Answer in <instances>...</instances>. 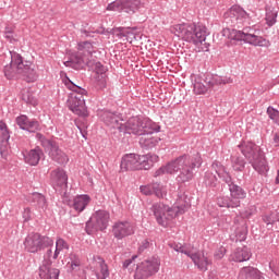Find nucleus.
<instances>
[{"label":"nucleus","mask_w":279,"mask_h":279,"mask_svg":"<svg viewBox=\"0 0 279 279\" xmlns=\"http://www.w3.org/2000/svg\"><path fill=\"white\" fill-rule=\"evenodd\" d=\"M264 221L267 226L276 223V221H279V211L277 214H271L270 216H265Z\"/></svg>","instance_id":"5fc2aeb1"},{"label":"nucleus","mask_w":279,"mask_h":279,"mask_svg":"<svg viewBox=\"0 0 279 279\" xmlns=\"http://www.w3.org/2000/svg\"><path fill=\"white\" fill-rule=\"evenodd\" d=\"M160 271V258L149 257L136 267L134 279H149Z\"/></svg>","instance_id":"1a4fd4ad"},{"label":"nucleus","mask_w":279,"mask_h":279,"mask_svg":"<svg viewBox=\"0 0 279 279\" xmlns=\"http://www.w3.org/2000/svg\"><path fill=\"white\" fill-rule=\"evenodd\" d=\"M158 143H160V137L158 136L141 137L140 140V145L144 149H154Z\"/></svg>","instance_id":"f704fd0d"},{"label":"nucleus","mask_w":279,"mask_h":279,"mask_svg":"<svg viewBox=\"0 0 279 279\" xmlns=\"http://www.w3.org/2000/svg\"><path fill=\"white\" fill-rule=\"evenodd\" d=\"M43 156H45L43 149H40V147H35L24 154V160L27 165H31V167H36V165L40 162V158H43Z\"/></svg>","instance_id":"a878e982"},{"label":"nucleus","mask_w":279,"mask_h":279,"mask_svg":"<svg viewBox=\"0 0 279 279\" xmlns=\"http://www.w3.org/2000/svg\"><path fill=\"white\" fill-rule=\"evenodd\" d=\"M240 279H265V276L260 270L252 266L243 267L239 274Z\"/></svg>","instance_id":"cd10ccee"},{"label":"nucleus","mask_w":279,"mask_h":279,"mask_svg":"<svg viewBox=\"0 0 279 279\" xmlns=\"http://www.w3.org/2000/svg\"><path fill=\"white\" fill-rule=\"evenodd\" d=\"M40 241H41V248L43 247H51L53 245V239H51L49 236L40 235Z\"/></svg>","instance_id":"6e6d98bb"},{"label":"nucleus","mask_w":279,"mask_h":279,"mask_svg":"<svg viewBox=\"0 0 279 279\" xmlns=\"http://www.w3.org/2000/svg\"><path fill=\"white\" fill-rule=\"evenodd\" d=\"M222 36H228L230 40H243V43L252 45L253 47H269V45H271L269 40L263 36H258L256 29L250 27L243 31L225 28Z\"/></svg>","instance_id":"39448f33"},{"label":"nucleus","mask_w":279,"mask_h":279,"mask_svg":"<svg viewBox=\"0 0 279 279\" xmlns=\"http://www.w3.org/2000/svg\"><path fill=\"white\" fill-rule=\"evenodd\" d=\"M99 268L96 270V278L97 279H107L110 277V269H108V264L106 260L99 258Z\"/></svg>","instance_id":"e433bc0d"},{"label":"nucleus","mask_w":279,"mask_h":279,"mask_svg":"<svg viewBox=\"0 0 279 279\" xmlns=\"http://www.w3.org/2000/svg\"><path fill=\"white\" fill-rule=\"evenodd\" d=\"M229 191L232 202H241V199H245V197H247L245 190L234 183L229 187Z\"/></svg>","instance_id":"2f4dec72"},{"label":"nucleus","mask_w":279,"mask_h":279,"mask_svg":"<svg viewBox=\"0 0 279 279\" xmlns=\"http://www.w3.org/2000/svg\"><path fill=\"white\" fill-rule=\"evenodd\" d=\"M205 84L209 88H215V86H221V84H232V78L209 74L205 77Z\"/></svg>","instance_id":"c756f323"},{"label":"nucleus","mask_w":279,"mask_h":279,"mask_svg":"<svg viewBox=\"0 0 279 279\" xmlns=\"http://www.w3.org/2000/svg\"><path fill=\"white\" fill-rule=\"evenodd\" d=\"M37 141H39L40 145L48 151L50 158L58 162L59 165H66L69 162V156L64 154L58 146V144L51 140H47L45 135L37 133Z\"/></svg>","instance_id":"6e6552de"},{"label":"nucleus","mask_w":279,"mask_h":279,"mask_svg":"<svg viewBox=\"0 0 279 279\" xmlns=\"http://www.w3.org/2000/svg\"><path fill=\"white\" fill-rule=\"evenodd\" d=\"M274 145H275V147H279V135L278 134H275V136H274Z\"/></svg>","instance_id":"e2e57ef3"},{"label":"nucleus","mask_w":279,"mask_h":279,"mask_svg":"<svg viewBox=\"0 0 279 279\" xmlns=\"http://www.w3.org/2000/svg\"><path fill=\"white\" fill-rule=\"evenodd\" d=\"M52 260H43L39 266V277L41 279H59L60 270L58 268H51Z\"/></svg>","instance_id":"a211bd4d"},{"label":"nucleus","mask_w":279,"mask_h":279,"mask_svg":"<svg viewBox=\"0 0 279 279\" xmlns=\"http://www.w3.org/2000/svg\"><path fill=\"white\" fill-rule=\"evenodd\" d=\"M70 260L68 264L70 265V269L72 271H78L80 267H82V259H80V256L75 253L70 254Z\"/></svg>","instance_id":"79ce46f5"},{"label":"nucleus","mask_w":279,"mask_h":279,"mask_svg":"<svg viewBox=\"0 0 279 279\" xmlns=\"http://www.w3.org/2000/svg\"><path fill=\"white\" fill-rule=\"evenodd\" d=\"M38 130H40V123H38V121L36 120H28L26 129L24 131L34 133L38 132Z\"/></svg>","instance_id":"8fccbe9b"},{"label":"nucleus","mask_w":279,"mask_h":279,"mask_svg":"<svg viewBox=\"0 0 279 279\" xmlns=\"http://www.w3.org/2000/svg\"><path fill=\"white\" fill-rule=\"evenodd\" d=\"M232 167L234 171H243L245 169V160L241 157H232Z\"/></svg>","instance_id":"c03bdc74"},{"label":"nucleus","mask_w":279,"mask_h":279,"mask_svg":"<svg viewBox=\"0 0 279 279\" xmlns=\"http://www.w3.org/2000/svg\"><path fill=\"white\" fill-rule=\"evenodd\" d=\"M136 27H118L120 36L128 38V40L136 38Z\"/></svg>","instance_id":"58836bf2"},{"label":"nucleus","mask_w":279,"mask_h":279,"mask_svg":"<svg viewBox=\"0 0 279 279\" xmlns=\"http://www.w3.org/2000/svg\"><path fill=\"white\" fill-rule=\"evenodd\" d=\"M141 8V0H117L108 4L107 10L134 14Z\"/></svg>","instance_id":"f8f14e48"},{"label":"nucleus","mask_w":279,"mask_h":279,"mask_svg":"<svg viewBox=\"0 0 279 279\" xmlns=\"http://www.w3.org/2000/svg\"><path fill=\"white\" fill-rule=\"evenodd\" d=\"M217 204L220 208H239V206H241L240 201H232V198L228 196H219Z\"/></svg>","instance_id":"72a5a7b5"},{"label":"nucleus","mask_w":279,"mask_h":279,"mask_svg":"<svg viewBox=\"0 0 279 279\" xmlns=\"http://www.w3.org/2000/svg\"><path fill=\"white\" fill-rule=\"evenodd\" d=\"M50 180L54 189H66L69 177L64 170L57 168L50 173Z\"/></svg>","instance_id":"6ab92c4d"},{"label":"nucleus","mask_w":279,"mask_h":279,"mask_svg":"<svg viewBox=\"0 0 279 279\" xmlns=\"http://www.w3.org/2000/svg\"><path fill=\"white\" fill-rule=\"evenodd\" d=\"M10 149V131L8 124L0 122V154L2 158L8 156Z\"/></svg>","instance_id":"f3484780"},{"label":"nucleus","mask_w":279,"mask_h":279,"mask_svg":"<svg viewBox=\"0 0 279 279\" xmlns=\"http://www.w3.org/2000/svg\"><path fill=\"white\" fill-rule=\"evenodd\" d=\"M215 258L216 260H221V258H223V256H226V248H220L215 253Z\"/></svg>","instance_id":"13d9d810"},{"label":"nucleus","mask_w":279,"mask_h":279,"mask_svg":"<svg viewBox=\"0 0 279 279\" xmlns=\"http://www.w3.org/2000/svg\"><path fill=\"white\" fill-rule=\"evenodd\" d=\"M99 117L108 128L112 130H119V132H123V117L121 114L114 113L112 111H101Z\"/></svg>","instance_id":"ddd939ff"},{"label":"nucleus","mask_w":279,"mask_h":279,"mask_svg":"<svg viewBox=\"0 0 279 279\" xmlns=\"http://www.w3.org/2000/svg\"><path fill=\"white\" fill-rule=\"evenodd\" d=\"M90 204V196L88 194L76 195L72 203L70 204L71 208L75 210V213H84L86 210V206Z\"/></svg>","instance_id":"393cba45"},{"label":"nucleus","mask_w":279,"mask_h":279,"mask_svg":"<svg viewBox=\"0 0 279 279\" xmlns=\"http://www.w3.org/2000/svg\"><path fill=\"white\" fill-rule=\"evenodd\" d=\"M147 247H149V241L145 240L143 245L140 246V251L143 252V250H147Z\"/></svg>","instance_id":"680f3d73"},{"label":"nucleus","mask_w":279,"mask_h":279,"mask_svg":"<svg viewBox=\"0 0 279 279\" xmlns=\"http://www.w3.org/2000/svg\"><path fill=\"white\" fill-rule=\"evenodd\" d=\"M225 19H231L233 25H243L250 20V14L243 8L233 5L225 13Z\"/></svg>","instance_id":"4468645a"},{"label":"nucleus","mask_w":279,"mask_h":279,"mask_svg":"<svg viewBox=\"0 0 279 279\" xmlns=\"http://www.w3.org/2000/svg\"><path fill=\"white\" fill-rule=\"evenodd\" d=\"M121 171H136L138 170V155L126 154L122 157L120 163Z\"/></svg>","instance_id":"4be33fe9"},{"label":"nucleus","mask_w":279,"mask_h":279,"mask_svg":"<svg viewBox=\"0 0 279 279\" xmlns=\"http://www.w3.org/2000/svg\"><path fill=\"white\" fill-rule=\"evenodd\" d=\"M170 247L174 250V252H179L180 254H185V256H189L193 250V246H191V244L182 245L180 243H172L170 244Z\"/></svg>","instance_id":"a19ab883"},{"label":"nucleus","mask_w":279,"mask_h":279,"mask_svg":"<svg viewBox=\"0 0 279 279\" xmlns=\"http://www.w3.org/2000/svg\"><path fill=\"white\" fill-rule=\"evenodd\" d=\"M211 169H214V171L217 173V175L223 182H226V184H228L229 187H231L232 184H234V182H232V177L226 170V167H223L219 161H214L213 165H211Z\"/></svg>","instance_id":"bb28decb"},{"label":"nucleus","mask_w":279,"mask_h":279,"mask_svg":"<svg viewBox=\"0 0 279 279\" xmlns=\"http://www.w3.org/2000/svg\"><path fill=\"white\" fill-rule=\"evenodd\" d=\"M187 257L191 258L199 271H208V265L213 264V262H210V259H208L204 253L195 251L194 247H192V251Z\"/></svg>","instance_id":"dca6fc26"},{"label":"nucleus","mask_w":279,"mask_h":279,"mask_svg":"<svg viewBox=\"0 0 279 279\" xmlns=\"http://www.w3.org/2000/svg\"><path fill=\"white\" fill-rule=\"evenodd\" d=\"M153 195L159 198L167 197V187L160 183H153Z\"/></svg>","instance_id":"37998d69"},{"label":"nucleus","mask_w":279,"mask_h":279,"mask_svg":"<svg viewBox=\"0 0 279 279\" xmlns=\"http://www.w3.org/2000/svg\"><path fill=\"white\" fill-rule=\"evenodd\" d=\"M96 70L97 76H96V82L98 88H106L108 75H106V68L101 65V63H96Z\"/></svg>","instance_id":"473e14b6"},{"label":"nucleus","mask_w":279,"mask_h":279,"mask_svg":"<svg viewBox=\"0 0 279 279\" xmlns=\"http://www.w3.org/2000/svg\"><path fill=\"white\" fill-rule=\"evenodd\" d=\"M154 183L147 184V185H141L140 191L143 193V195H154Z\"/></svg>","instance_id":"864d4df0"},{"label":"nucleus","mask_w":279,"mask_h":279,"mask_svg":"<svg viewBox=\"0 0 279 279\" xmlns=\"http://www.w3.org/2000/svg\"><path fill=\"white\" fill-rule=\"evenodd\" d=\"M78 51L72 53L68 61H64V66H70L71 69H82L83 64H89L90 59L93 58V53L97 51L93 43L89 41H81L77 45Z\"/></svg>","instance_id":"423d86ee"},{"label":"nucleus","mask_w":279,"mask_h":279,"mask_svg":"<svg viewBox=\"0 0 279 279\" xmlns=\"http://www.w3.org/2000/svg\"><path fill=\"white\" fill-rule=\"evenodd\" d=\"M15 121H16L20 130H26L27 123L29 122V118H27V116H20L16 118Z\"/></svg>","instance_id":"603ef678"},{"label":"nucleus","mask_w":279,"mask_h":279,"mask_svg":"<svg viewBox=\"0 0 279 279\" xmlns=\"http://www.w3.org/2000/svg\"><path fill=\"white\" fill-rule=\"evenodd\" d=\"M278 21V11L276 9H266V25L274 27Z\"/></svg>","instance_id":"4c0bfd02"},{"label":"nucleus","mask_w":279,"mask_h":279,"mask_svg":"<svg viewBox=\"0 0 279 279\" xmlns=\"http://www.w3.org/2000/svg\"><path fill=\"white\" fill-rule=\"evenodd\" d=\"M33 202L38 210L45 213L47 210V198L40 193H33Z\"/></svg>","instance_id":"c9c22d12"},{"label":"nucleus","mask_w":279,"mask_h":279,"mask_svg":"<svg viewBox=\"0 0 279 279\" xmlns=\"http://www.w3.org/2000/svg\"><path fill=\"white\" fill-rule=\"evenodd\" d=\"M77 128H78V130H80V132H81L83 138H86V135L84 134V131H82V128H80V126H77Z\"/></svg>","instance_id":"0e129e2a"},{"label":"nucleus","mask_w":279,"mask_h":279,"mask_svg":"<svg viewBox=\"0 0 279 279\" xmlns=\"http://www.w3.org/2000/svg\"><path fill=\"white\" fill-rule=\"evenodd\" d=\"M134 232V225L130 221H119L112 227L113 236L114 239H118V241L125 239V236H132Z\"/></svg>","instance_id":"2eb2a0df"},{"label":"nucleus","mask_w":279,"mask_h":279,"mask_svg":"<svg viewBox=\"0 0 279 279\" xmlns=\"http://www.w3.org/2000/svg\"><path fill=\"white\" fill-rule=\"evenodd\" d=\"M110 223V213L100 209L93 214L86 222L87 234H93V230H106Z\"/></svg>","instance_id":"9d476101"},{"label":"nucleus","mask_w":279,"mask_h":279,"mask_svg":"<svg viewBox=\"0 0 279 279\" xmlns=\"http://www.w3.org/2000/svg\"><path fill=\"white\" fill-rule=\"evenodd\" d=\"M11 62L4 66V75L7 80H14L23 73V57L17 52L10 51Z\"/></svg>","instance_id":"9b49d317"},{"label":"nucleus","mask_w":279,"mask_h":279,"mask_svg":"<svg viewBox=\"0 0 279 279\" xmlns=\"http://www.w3.org/2000/svg\"><path fill=\"white\" fill-rule=\"evenodd\" d=\"M44 260H53V251L51 248L47 250Z\"/></svg>","instance_id":"052dcab7"},{"label":"nucleus","mask_w":279,"mask_h":279,"mask_svg":"<svg viewBox=\"0 0 279 279\" xmlns=\"http://www.w3.org/2000/svg\"><path fill=\"white\" fill-rule=\"evenodd\" d=\"M20 75L26 77V82H36V80H38V73H36L34 68H32V62L28 61H23L22 72H20Z\"/></svg>","instance_id":"7c9ffc66"},{"label":"nucleus","mask_w":279,"mask_h":279,"mask_svg":"<svg viewBox=\"0 0 279 279\" xmlns=\"http://www.w3.org/2000/svg\"><path fill=\"white\" fill-rule=\"evenodd\" d=\"M193 92L195 95H206V93H208V87L204 85V83L196 81L194 83Z\"/></svg>","instance_id":"49530a36"},{"label":"nucleus","mask_w":279,"mask_h":279,"mask_svg":"<svg viewBox=\"0 0 279 279\" xmlns=\"http://www.w3.org/2000/svg\"><path fill=\"white\" fill-rule=\"evenodd\" d=\"M171 34L185 40V43H192L195 47H198V51H208V44H206V36L208 31L206 26L198 24H177L170 27Z\"/></svg>","instance_id":"f03ea898"},{"label":"nucleus","mask_w":279,"mask_h":279,"mask_svg":"<svg viewBox=\"0 0 279 279\" xmlns=\"http://www.w3.org/2000/svg\"><path fill=\"white\" fill-rule=\"evenodd\" d=\"M62 250H69V243H66L64 239L59 238L56 241V250L52 256L53 260H58V256H60V252H62Z\"/></svg>","instance_id":"ea45409f"},{"label":"nucleus","mask_w":279,"mask_h":279,"mask_svg":"<svg viewBox=\"0 0 279 279\" xmlns=\"http://www.w3.org/2000/svg\"><path fill=\"white\" fill-rule=\"evenodd\" d=\"M248 161L259 175H267L269 165H267V159H265V154H263V151L255 155V157Z\"/></svg>","instance_id":"412c9836"},{"label":"nucleus","mask_w":279,"mask_h":279,"mask_svg":"<svg viewBox=\"0 0 279 279\" xmlns=\"http://www.w3.org/2000/svg\"><path fill=\"white\" fill-rule=\"evenodd\" d=\"M239 148L247 160H252V158L256 157L257 154L262 153L260 148L252 142H242L239 145Z\"/></svg>","instance_id":"b1692460"},{"label":"nucleus","mask_w":279,"mask_h":279,"mask_svg":"<svg viewBox=\"0 0 279 279\" xmlns=\"http://www.w3.org/2000/svg\"><path fill=\"white\" fill-rule=\"evenodd\" d=\"M189 208H191V203H183L182 198H179L173 208H170L163 203H156L153 205L151 210L159 226L167 228V226H169L170 219H173V217L178 215H184L185 210Z\"/></svg>","instance_id":"7ed1b4c3"},{"label":"nucleus","mask_w":279,"mask_h":279,"mask_svg":"<svg viewBox=\"0 0 279 279\" xmlns=\"http://www.w3.org/2000/svg\"><path fill=\"white\" fill-rule=\"evenodd\" d=\"M22 99L26 104H31V106H37L38 105V99H36V97H34V94H32V92H24L22 94Z\"/></svg>","instance_id":"a18cd8bd"},{"label":"nucleus","mask_w":279,"mask_h":279,"mask_svg":"<svg viewBox=\"0 0 279 279\" xmlns=\"http://www.w3.org/2000/svg\"><path fill=\"white\" fill-rule=\"evenodd\" d=\"M123 134H134L135 136H145L160 132V125L156 124L149 118L141 116L130 118L122 126Z\"/></svg>","instance_id":"20e7f679"},{"label":"nucleus","mask_w":279,"mask_h":279,"mask_svg":"<svg viewBox=\"0 0 279 279\" xmlns=\"http://www.w3.org/2000/svg\"><path fill=\"white\" fill-rule=\"evenodd\" d=\"M250 258H252V251L246 246L239 247L231 254V260H234V263H245Z\"/></svg>","instance_id":"c85d7f7f"},{"label":"nucleus","mask_w":279,"mask_h":279,"mask_svg":"<svg viewBox=\"0 0 279 279\" xmlns=\"http://www.w3.org/2000/svg\"><path fill=\"white\" fill-rule=\"evenodd\" d=\"M4 38H5L7 40H9L10 43H12V40H13V38H14V34L12 33V31L5 28Z\"/></svg>","instance_id":"bf43d9fd"},{"label":"nucleus","mask_w":279,"mask_h":279,"mask_svg":"<svg viewBox=\"0 0 279 279\" xmlns=\"http://www.w3.org/2000/svg\"><path fill=\"white\" fill-rule=\"evenodd\" d=\"M235 236H236V241H245V239H247V228L245 226L239 227L235 230Z\"/></svg>","instance_id":"de8ad7c7"},{"label":"nucleus","mask_w":279,"mask_h":279,"mask_svg":"<svg viewBox=\"0 0 279 279\" xmlns=\"http://www.w3.org/2000/svg\"><path fill=\"white\" fill-rule=\"evenodd\" d=\"M204 182L206 186H216L217 185V177L213 172H206Z\"/></svg>","instance_id":"09e8293b"},{"label":"nucleus","mask_w":279,"mask_h":279,"mask_svg":"<svg viewBox=\"0 0 279 279\" xmlns=\"http://www.w3.org/2000/svg\"><path fill=\"white\" fill-rule=\"evenodd\" d=\"M202 155H199V153L182 155L159 168L155 172V175L156 178H158V175H165V173L173 175V173H178L179 171L177 181L184 184V182H191V180L195 178V172L202 167Z\"/></svg>","instance_id":"f257e3e1"},{"label":"nucleus","mask_w":279,"mask_h":279,"mask_svg":"<svg viewBox=\"0 0 279 279\" xmlns=\"http://www.w3.org/2000/svg\"><path fill=\"white\" fill-rule=\"evenodd\" d=\"M24 247L31 254H36V252H40L43 250V242L40 240L39 233H31L26 236L24 241Z\"/></svg>","instance_id":"aec40b11"},{"label":"nucleus","mask_w":279,"mask_h":279,"mask_svg":"<svg viewBox=\"0 0 279 279\" xmlns=\"http://www.w3.org/2000/svg\"><path fill=\"white\" fill-rule=\"evenodd\" d=\"M267 114L269 119L274 121V123H277V125H279V111L277 109H275L274 107H268Z\"/></svg>","instance_id":"3c124183"},{"label":"nucleus","mask_w":279,"mask_h":279,"mask_svg":"<svg viewBox=\"0 0 279 279\" xmlns=\"http://www.w3.org/2000/svg\"><path fill=\"white\" fill-rule=\"evenodd\" d=\"M138 258V255H133L132 258L125 259L122 264L123 269H128L134 263L135 259Z\"/></svg>","instance_id":"4d7b16f0"},{"label":"nucleus","mask_w":279,"mask_h":279,"mask_svg":"<svg viewBox=\"0 0 279 279\" xmlns=\"http://www.w3.org/2000/svg\"><path fill=\"white\" fill-rule=\"evenodd\" d=\"M66 86L73 93L71 98L69 99L70 110L78 117H88L86 99H84V95H86V89L76 85L71 80L68 81Z\"/></svg>","instance_id":"0eeeda50"},{"label":"nucleus","mask_w":279,"mask_h":279,"mask_svg":"<svg viewBox=\"0 0 279 279\" xmlns=\"http://www.w3.org/2000/svg\"><path fill=\"white\" fill-rule=\"evenodd\" d=\"M160 160L158 155L154 154H146V155H138L137 158V170L145 169V171L149 170L150 167H154L156 162Z\"/></svg>","instance_id":"5701e85b"}]
</instances>
